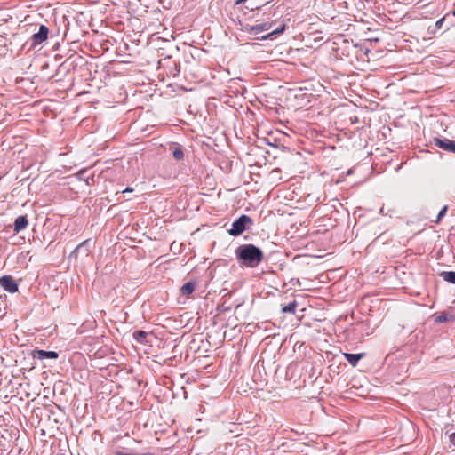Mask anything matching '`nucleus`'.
<instances>
[{
    "instance_id": "nucleus-1",
    "label": "nucleus",
    "mask_w": 455,
    "mask_h": 455,
    "mask_svg": "<svg viewBox=\"0 0 455 455\" xmlns=\"http://www.w3.org/2000/svg\"><path fill=\"white\" fill-rule=\"evenodd\" d=\"M235 254L237 262L241 266L251 268L258 267L264 259L262 250L251 243L238 246L235 251Z\"/></svg>"
},
{
    "instance_id": "nucleus-2",
    "label": "nucleus",
    "mask_w": 455,
    "mask_h": 455,
    "mask_svg": "<svg viewBox=\"0 0 455 455\" xmlns=\"http://www.w3.org/2000/svg\"><path fill=\"white\" fill-rule=\"evenodd\" d=\"M93 243L91 239H86L79 243L75 250L69 254L68 259L74 261L76 266L84 267L87 264L92 263Z\"/></svg>"
},
{
    "instance_id": "nucleus-3",
    "label": "nucleus",
    "mask_w": 455,
    "mask_h": 455,
    "mask_svg": "<svg viewBox=\"0 0 455 455\" xmlns=\"http://www.w3.org/2000/svg\"><path fill=\"white\" fill-rule=\"evenodd\" d=\"M253 225L252 219L245 214H242L231 225L228 230V234L232 236H238L242 235L249 226Z\"/></svg>"
},
{
    "instance_id": "nucleus-4",
    "label": "nucleus",
    "mask_w": 455,
    "mask_h": 455,
    "mask_svg": "<svg viewBox=\"0 0 455 455\" xmlns=\"http://www.w3.org/2000/svg\"><path fill=\"white\" fill-rule=\"evenodd\" d=\"M49 29L45 25H40L38 32L30 37V47H36L44 42L48 37Z\"/></svg>"
},
{
    "instance_id": "nucleus-5",
    "label": "nucleus",
    "mask_w": 455,
    "mask_h": 455,
    "mask_svg": "<svg viewBox=\"0 0 455 455\" xmlns=\"http://www.w3.org/2000/svg\"><path fill=\"white\" fill-rule=\"evenodd\" d=\"M196 286H181L180 294L177 299L179 304H185L188 299H195L193 293L196 291Z\"/></svg>"
},
{
    "instance_id": "nucleus-6",
    "label": "nucleus",
    "mask_w": 455,
    "mask_h": 455,
    "mask_svg": "<svg viewBox=\"0 0 455 455\" xmlns=\"http://www.w3.org/2000/svg\"><path fill=\"white\" fill-rule=\"evenodd\" d=\"M435 146H437L438 148H440L443 150L455 153V141L454 140H451L447 138H443V139L436 138V139H435Z\"/></svg>"
},
{
    "instance_id": "nucleus-7",
    "label": "nucleus",
    "mask_w": 455,
    "mask_h": 455,
    "mask_svg": "<svg viewBox=\"0 0 455 455\" xmlns=\"http://www.w3.org/2000/svg\"><path fill=\"white\" fill-rule=\"evenodd\" d=\"M32 355L35 359H57L59 354L55 351H45L42 349H36L32 352Z\"/></svg>"
},
{
    "instance_id": "nucleus-8",
    "label": "nucleus",
    "mask_w": 455,
    "mask_h": 455,
    "mask_svg": "<svg viewBox=\"0 0 455 455\" xmlns=\"http://www.w3.org/2000/svg\"><path fill=\"white\" fill-rule=\"evenodd\" d=\"M28 226V220L27 215H20L17 217L13 223V231L18 234L25 230Z\"/></svg>"
},
{
    "instance_id": "nucleus-9",
    "label": "nucleus",
    "mask_w": 455,
    "mask_h": 455,
    "mask_svg": "<svg viewBox=\"0 0 455 455\" xmlns=\"http://www.w3.org/2000/svg\"><path fill=\"white\" fill-rule=\"evenodd\" d=\"M434 322L436 323H442L446 322H453L455 321V314L448 311H443L438 315H433Z\"/></svg>"
},
{
    "instance_id": "nucleus-10",
    "label": "nucleus",
    "mask_w": 455,
    "mask_h": 455,
    "mask_svg": "<svg viewBox=\"0 0 455 455\" xmlns=\"http://www.w3.org/2000/svg\"><path fill=\"white\" fill-rule=\"evenodd\" d=\"M343 355L352 366L355 367L358 362L364 356V354L344 353Z\"/></svg>"
},
{
    "instance_id": "nucleus-11",
    "label": "nucleus",
    "mask_w": 455,
    "mask_h": 455,
    "mask_svg": "<svg viewBox=\"0 0 455 455\" xmlns=\"http://www.w3.org/2000/svg\"><path fill=\"white\" fill-rule=\"evenodd\" d=\"M87 169L84 168V169H81L80 171H78L76 173V177L77 180H84L85 181V183L87 185H91L92 183H93V180H94V177L93 175H91V176H86V173H87Z\"/></svg>"
},
{
    "instance_id": "nucleus-12",
    "label": "nucleus",
    "mask_w": 455,
    "mask_h": 455,
    "mask_svg": "<svg viewBox=\"0 0 455 455\" xmlns=\"http://www.w3.org/2000/svg\"><path fill=\"white\" fill-rule=\"evenodd\" d=\"M443 282L455 284V271H442L438 274Z\"/></svg>"
},
{
    "instance_id": "nucleus-13",
    "label": "nucleus",
    "mask_w": 455,
    "mask_h": 455,
    "mask_svg": "<svg viewBox=\"0 0 455 455\" xmlns=\"http://www.w3.org/2000/svg\"><path fill=\"white\" fill-rule=\"evenodd\" d=\"M298 306L297 300L294 299L293 300L290 301L287 305H283L282 307V313L283 314H295V309Z\"/></svg>"
},
{
    "instance_id": "nucleus-14",
    "label": "nucleus",
    "mask_w": 455,
    "mask_h": 455,
    "mask_svg": "<svg viewBox=\"0 0 455 455\" xmlns=\"http://www.w3.org/2000/svg\"><path fill=\"white\" fill-rule=\"evenodd\" d=\"M270 28H271L270 23H267V22L261 23V24H258V25L251 27L250 32L254 35H258L259 33H260L262 31L268 30Z\"/></svg>"
},
{
    "instance_id": "nucleus-15",
    "label": "nucleus",
    "mask_w": 455,
    "mask_h": 455,
    "mask_svg": "<svg viewBox=\"0 0 455 455\" xmlns=\"http://www.w3.org/2000/svg\"><path fill=\"white\" fill-rule=\"evenodd\" d=\"M148 335L147 331L140 330L133 332V339L140 344H145L147 343L146 338Z\"/></svg>"
},
{
    "instance_id": "nucleus-16",
    "label": "nucleus",
    "mask_w": 455,
    "mask_h": 455,
    "mask_svg": "<svg viewBox=\"0 0 455 455\" xmlns=\"http://www.w3.org/2000/svg\"><path fill=\"white\" fill-rule=\"evenodd\" d=\"M172 156L178 161L183 159L184 152H183V148L180 145H178V144L175 145V147L172 150Z\"/></svg>"
},
{
    "instance_id": "nucleus-17",
    "label": "nucleus",
    "mask_w": 455,
    "mask_h": 455,
    "mask_svg": "<svg viewBox=\"0 0 455 455\" xmlns=\"http://www.w3.org/2000/svg\"><path fill=\"white\" fill-rule=\"evenodd\" d=\"M285 24L281 25L276 29L273 30L271 33L267 34V36H262V39H267L272 38L273 36L280 35L285 30Z\"/></svg>"
},
{
    "instance_id": "nucleus-18",
    "label": "nucleus",
    "mask_w": 455,
    "mask_h": 455,
    "mask_svg": "<svg viewBox=\"0 0 455 455\" xmlns=\"http://www.w3.org/2000/svg\"><path fill=\"white\" fill-rule=\"evenodd\" d=\"M0 284H17L11 275H4L0 278Z\"/></svg>"
},
{
    "instance_id": "nucleus-19",
    "label": "nucleus",
    "mask_w": 455,
    "mask_h": 455,
    "mask_svg": "<svg viewBox=\"0 0 455 455\" xmlns=\"http://www.w3.org/2000/svg\"><path fill=\"white\" fill-rule=\"evenodd\" d=\"M447 210H448V206L447 205H444L440 210V212L437 214L436 220H435V223H439L442 220V219L445 216V214L447 212Z\"/></svg>"
},
{
    "instance_id": "nucleus-20",
    "label": "nucleus",
    "mask_w": 455,
    "mask_h": 455,
    "mask_svg": "<svg viewBox=\"0 0 455 455\" xmlns=\"http://www.w3.org/2000/svg\"><path fill=\"white\" fill-rule=\"evenodd\" d=\"M53 282L59 283L60 284H63L64 283H67L66 280L63 278V275L61 273H59L55 277Z\"/></svg>"
},
{
    "instance_id": "nucleus-21",
    "label": "nucleus",
    "mask_w": 455,
    "mask_h": 455,
    "mask_svg": "<svg viewBox=\"0 0 455 455\" xmlns=\"http://www.w3.org/2000/svg\"><path fill=\"white\" fill-rule=\"evenodd\" d=\"M4 290L10 293H15L18 291L19 286H3Z\"/></svg>"
},
{
    "instance_id": "nucleus-22",
    "label": "nucleus",
    "mask_w": 455,
    "mask_h": 455,
    "mask_svg": "<svg viewBox=\"0 0 455 455\" xmlns=\"http://www.w3.org/2000/svg\"><path fill=\"white\" fill-rule=\"evenodd\" d=\"M116 455H155V454L152 453V452H145V453L135 454V453H124L123 451H116Z\"/></svg>"
},
{
    "instance_id": "nucleus-23",
    "label": "nucleus",
    "mask_w": 455,
    "mask_h": 455,
    "mask_svg": "<svg viewBox=\"0 0 455 455\" xmlns=\"http://www.w3.org/2000/svg\"><path fill=\"white\" fill-rule=\"evenodd\" d=\"M444 19H445V18H444V17H443V18L439 19V20L435 22V29H440V28H442V26H443V21H444Z\"/></svg>"
},
{
    "instance_id": "nucleus-24",
    "label": "nucleus",
    "mask_w": 455,
    "mask_h": 455,
    "mask_svg": "<svg viewBox=\"0 0 455 455\" xmlns=\"http://www.w3.org/2000/svg\"><path fill=\"white\" fill-rule=\"evenodd\" d=\"M450 442L455 445V432L450 435Z\"/></svg>"
},
{
    "instance_id": "nucleus-25",
    "label": "nucleus",
    "mask_w": 455,
    "mask_h": 455,
    "mask_svg": "<svg viewBox=\"0 0 455 455\" xmlns=\"http://www.w3.org/2000/svg\"><path fill=\"white\" fill-rule=\"evenodd\" d=\"M229 293H230L229 291L228 292L227 291V289H221V291H220V294H222L223 297L228 296Z\"/></svg>"
},
{
    "instance_id": "nucleus-26",
    "label": "nucleus",
    "mask_w": 455,
    "mask_h": 455,
    "mask_svg": "<svg viewBox=\"0 0 455 455\" xmlns=\"http://www.w3.org/2000/svg\"><path fill=\"white\" fill-rule=\"evenodd\" d=\"M436 30H437V29H435V27H434V28H431V27H429V28H428V30H427V32H428L429 34H435Z\"/></svg>"
},
{
    "instance_id": "nucleus-27",
    "label": "nucleus",
    "mask_w": 455,
    "mask_h": 455,
    "mask_svg": "<svg viewBox=\"0 0 455 455\" xmlns=\"http://www.w3.org/2000/svg\"><path fill=\"white\" fill-rule=\"evenodd\" d=\"M267 276H269L271 278H274L275 277V274L273 272H268L266 274Z\"/></svg>"
},
{
    "instance_id": "nucleus-28",
    "label": "nucleus",
    "mask_w": 455,
    "mask_h": 455,
    "mask_svg": "<svg viewBox=\"0 0 455 455\" xmlns=\"http://www.w3.org/2000/svg\"><path fill=\"white\" fill-rule=\"evenodd\" d=\"M132 188H130L129 187H127L123 192L125 193V192H132Z\"/></svg>"
},
{
    "instance_id": "nucleus-29",
    "label": "nucleus",
    "mask_w": 455,
    "mask_h": 455,
    "mask_svg": "<svg viewBox=\"0 0 455 455\" xmlns=\"http://www.w3.org/2000/svg\"><path fill=\"white\" fill-rule=\"evenodd\" d=\"M184 284L190 285V284H194V283L191 281H188V282L185 283Z\"/></svg>"
},
{
    "instance_id": "nucleus-30",
    "label": "nucleus",
    "mask_w": 455,
    "mask_h": 455,
    "mask_svg": "<svg viewBox=\"0 0 455 455\" xmlns=\"http://www.w3.org/2000/svg\"><path fill=\"white\" fill-rule=\"evenodd\" d=\"M55 455H65V454H64V453H61V452H59V453H57V454H55Z\"/></svg>"
},
{
    "instance_id": "nucleus-31",
    "label": "nucleus",
    "mask_w": 455,
    "mask_h": 455,
    "mask_svg": "<svg viewBox=\"0 0 455 455\" xmlns=\"http://www.w3.org/2000/svg\"><path fill=\"white\" fill-rule=\"evenodd\" d=\"M452 14L455 17V9L453 10Z\"/></svg>"
},
{
    "instance_id": "nucleus-32",
    "label": "nucleus",
    "mask_w": 455,
    "mask_h": 455,
    "mask_svg": "<svg viewBox=\"0 0 455 455\" xmlns=\"http://www.w3.org/2000/svg\"><path fill=\"white\" fill-rule=\"evenodd\" d=\"M453 101L455 102V99L453 100Z\"/></svg>"
}]
</instances>
